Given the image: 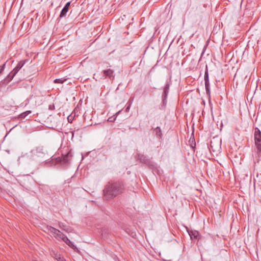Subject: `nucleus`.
I'll list each match as a JSON object with an SVG mask.
<instances>
[{"mask_svg": "<svg viewBox=\"0 0 261 261\" xmlns=\"http://www.w3.org/2000/svg\"><path fill=\"white\" fill-rule=\"evenodd\" d=\"M124 190V184L122 181L109 182L103 190L104 197L110 199L121 193Z\"/></svg>", "mask_w": 261, "mask_h": 261, "instance_id": "f257e3e1", "label": "nucleus"}, {"mask_svg": "<svg viewBox=\"0 0 261 261\" xmlns=\"http://www.w3.org/2000/svg\"><path fill=\"white\" fill-rule=\"evenodd\" d=\"M45 154L42 147H37L32 149L29 153H26L28 158L32 160H36L37 158L42 157Z\"/></svg>", "mask_w": 261, "mask_h": 261, "instance_id": "f03ea898", "label": "nucleus"}, {"mask_svg": "<svg viewBox=\"0 0 261 261\" xmlns=\"http://www.w3.org/2000/svg\"><path fill=\"white\" fill-rule=\"evenodd\" d=\"M221 141L218 138H213L211 140L209 149L211 151L217 154L221 149Z\"/></svg>", "mask_w": 261, "mask_h": 261, "instance_id": "7ed1b4c3", "label": "nucleus"}, {"mask_svg": "<svg viewBox=\"0 0 261 261\" xmlns=\"http://www.w3.org/2000/svg\"><path fill=\"white\" fill-rule=\"evenodd\" d=\"M254 135L257 152L259 153L261 151V132L257 127H256L254 129Z\"/></svg>", "mask_w": 261, "mask_h": 261, "instance_id": "20e7f679", "label": "nucleus"}, {"mask_svg": "<svg viewBox=\"0 0 261 261\" xmlns=\"http://www.w3.org/2000/svg\"><path fill=\"white\" fill-rule=\"evenodd\" d=\"M25 60L20 61L17 65L16 67L7 76L8 81L10 82L12 80L14 76L17 74V73L20 70V69L23 67L25 64Z\"/></svg>", "mask_w": 261, "mask_h": 261, "instance_id": "39448f33", "label": "nucleus"}, {"mask_svg": "<svg viewBox=\"0 0 261 261\" xmlns=\"http://www.w3.org/2000/svg\"><path fill=\"white\" fill-rule=\"evenodd\" d=\"M48 230L50 233L54 234V237L58 240H63L66 237V236L62 232H61L58 229H56L55 228L50 226Z\"/></svg>", "mask_w": 261, "mask_h": 261, "instance_id": "423d86ee", "label": "nucleus"}, {"mask_svg": "<svg viewBox=\"0 0 261 261\" xmlns=\"http://www.w3.org/2000/svg\"><path fill=\"white\" fill-rule=\"evenodd\" d=\"M204 82L206 94L210 95V85L209 82L208 73L206 69L204 73Z\"/></svg>", "mask_w": 261, "mask_h": 261, "instance_id": "0eeeda50", "label": "nucleus"}, {"mask_svg": "<svg viewBox=\"0 0 261 261\" xmlns=\"http://www.w3.org/2000/svg\"><path fill=\"white\" fill-rule=\"evenodd\" d=\"M136 159L137 160L139 161L140 162L147 165L149 164L150 162V160L147 159L146 156L141 153H137L136 156Z\"/></svg>", "mask_w": 261, "mask_h": 261, "instance_id": "6e6552de", "label": "nucleus"}, {"mask_svg": "<svg viewBox=\"0 0 261 261\" xmlns=\"http://www.w3.org/2000/svg\"><path fill=\"white\" fill-rule=\"evenodd\" d=\"M103 74L108 77L110 79H111L112 77L113 79L114 78V76H113V73H114V71L111 69H107V70H103Z\"/></svg>", "mask_w": 261, "mask_h": 261, "instance_id": "1a4fd4ad", "label": "nucleus"}, {"mask_svg": "<svg viewBox=\"0 0 261 261\" xmlns=\"http://www.w3.org/2000/svg\"><path fill=\"white\" fill-rule=\"evenodd\" d=\"M63 241L66 243L69 247L72 248L73 249H76V246L73 244V243L66 236V237L63 239Z\"/></svg>", "mask_w": 261, "mask_h": 261, "instance_id": "9d476101", "label": "nucleus"}, {"mask_svg": "<svg viewBox=\"0 0 261 261\" xmlns=\"http://www.w3.org/2000/svg\"><path fill=\"white\" fill-rule=\"evenodd\" d=\"M169 90V84H167L164 88V93L163 96L165 98H167Z\"/></svg>", "mask_w": 261, "mask_h": 261, "instance_id": "9b49d317", "label": "nucleus"}, {"mask_svg": "<svg viewBox=\"0 0 261 261\" xmlns=\"http://www.w3.org/2000/svg\"><path fill=\"white\" fill-rule=\"evenodd\" d=\"M154 132L155 133V135L158 137H161V136L162 135V134L161 129V128H160V127L159 126L156 127L154 129Z\"/></svg>", "mask_w": 261, "mask_h": 261, "instance_id": "f8f14e48", "label": "nucleus"}, {"mask_svg": "<svg viewBox=\"0 0 261 261\" xmlns=\"http://www.w3.org/2000/svg\"><path fill=\"white\" fill-rule=\"evenodd\" d=\"M31 113V111H27L24 112H23L22 113H21L19 115V118H21V119H23L24 118L28 115L30 114V113Z\"/></svg>", "mask_w": 261, "mask_h": 261, "instance_id": "ddd939ff", "label": "nucleus"}, {"mask_svg": "<svg viewBox=\"0 0 261 261\" xmlns=\"http://www.w3.org/2000/svg\"><path fill=\"white\" fill-rule=\"evenodd\" d=\"M68 9H67L66 8H63L60 13V17H63L64 16H65L67 12H68Z\"/></svg>", "mask_w": 261, "mask_h": 261, "instance_id": "4468645a", "label": "nucleus"}, {"mask_svg": "<svg viewBox=\"0 0 261 261\" xmlns=\"http://www.w3.org/2000/svg\"><path fill=\"white\" fill-rule=\"evenodd\" d=\"M66 81V79H65V78L57 79L54 80V83L62 84Z\"/></svg>", "mask_w": 261, "mask_h": 261, "instance_id": "2eb2a0df", "label": "nucleus"}, {"mask_svg": "<svg viewBox=\"0 0 261 261\" xmlns=\"http://www.w3.org/2000/svg\"><path fill=\"white\" fill-rule=\"evenodd\" d=\"M198 232L197 231H191L190 233H189V234L190 235L191 237L193 236L194 238H197V237L198 236Z\"/></svg>", "mask_w": 261, "mask_h": 261, "instance_id": "dca6fc26", "label": "nucleus"}, {"mask_svg": "<svg viewBox=\"0 0 261 261\" xmlns=\"http://www.w3.org/2000/svg\"><path fill=\"white\" fill-rule=\"evenodd\" d=\"M62 158H63V162L64 163H66L68 162L69 154H67L66 155L63 156Z\"/></svg>", "mask_w": 261, "mask_h": 261, "instance_id": "f3484780", "label": "nucleus"}, {"mask_svg": "<svg viewBox=\"0 0 261 261\" xmlns=\"http://www.w3.org/2000/svg\"><path fill=\"white\" fill-rule=\"evenodd\" d=\"M5 65H6V63H4L3 66H0V74L2 73V72L3 71L4 68H5Z\"/></svg>", "mask_w": 261, "mask_h": 261, "instance_id": "a211bd4d", "label": "nucleus"}, {"mask_svg": "<svg viewBox=\"0 0 261 261\" xmlns=\"http://www.w3.org/2000/svg\"><path fill=\"white\" fill-rule=\"evenodd\" d=\"M67 119H68V121L69 123H71L72 122L73 118H72V116L71 115L69 116L68 117Z\"/></svg>", "mask_w": 261, "mask_h": 261, "instance_id": "6ab92c4d", "label": "nucleus"}, {"mask_svg": "<svg viewBox=\"0 0 261 261\" xmlns=\"http://www.w3.org/2000/svg\"><path fill=\"white\" fill-rule=\"evenodd\" d=\"M56 259H57L58 261H66L65 259H64L63 258V257H61V256L57 257L56 258Z\"/></svg>", "mask_w": 261, "mask_h": 261, "instance_id": "aec40b11", "label": "nucleus"}, {"mask_svg": "<svg viewBox=\"0 0 261 261\" xmlns=\"http://www.w3.org/2000/svg\"><path fill=\"white\" fill-rule=\"evenodd\" d=\"M70 2H68L66 4L65 6L64 7V8H66L67 9H69V7L70 6Z\"/></svg>", "mask_w": 261, "mask_h": 261, "instance_id": "412c9836", "label": "nucleus"}, {"mask_svg": "<svg viewBox=\"0 0 261 261\" xmlns=\"http://www.w3.org/2000/svg\"><path fill=\"white\" fill-rule=\"evenodd\" d=\"M166 98H165L164 96H163V103L164 105H165L166 103Z\"/></svg>", "mask_w": 261, "mask_h": 261, "instance_id": "4be33fe9", "label": "nucleus"}, {"mask_svg": "<svg viewBox=\"0 0 261 261\" xmlns=\"http://www.w3.org/2000/svg\"><path fill=\"white\" fill-rule=\"evenodd\" d=\"M237 76H238V73H236L234 76L233 80H235L237 79Z\"/></svg>", "mask_w": 261, "mask_h": 261, "instance_id": "5701e85b", "label": "nucleus"}]
</instances>
